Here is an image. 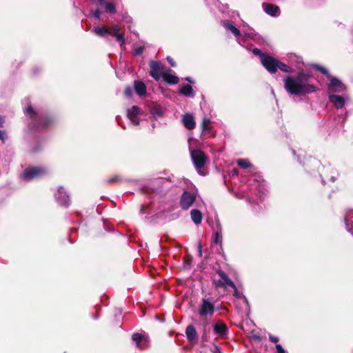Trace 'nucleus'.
<instances>
[{
	"label": "nucleus",
	"instance_id": "nucleus-43",
	"mask_svg": "<svg viewBox=\"0 0 353 353\" xmlns=\"http://www.w3.org/2000/svg\"><path fill=\"white\" fill-rule=\"evenodd\" d=\"M198 252H199V256L200 257L202 256V245L201 243H199V245H198Z\"/></svg>",
	"mask_w": 353,
	"mask_h": 353
},
{
	"label": "nucleus",
	"instance_id": "nucleus-41",
	"mask_svg": "<svg viewBox=\"0 0 353 353\" xmlns=\"http://www.w3.org/2000/svg\"><path fill=\"white\" fill-rule=\"evenodd\" d=\"M276 349L277 351V353H286L283 347L280 344L276 345Z\"/></svg>",
	"mask_w": 353,
	"mask_h": 353
},
{
	"label": "nucleus",
	"instance_id": "nucleus-20",
	"mask_svg": "<svg viewBox=\"0 0 353 353\" xmlns=\"http://www.w3.org/2000/svg\"><path fill=\"white\" fill-rule=\"evenodd\" d=\"M134 90L138 95L143 96L146 94V85L143 81H135Z\"/></svg>",
	"mask_w": 353,
	"mask_h": 353
},
{
	"label": "nucleus",
	"instance_id": "nucleus-24",
	"mask_svg": "<svg viewBox=\"0 0 353 353\" xmlns=\"http://www.w3.org/2000/svg\"><path fill=\"white\" fill-rule=\"evenodd\" d=\"M278 69L281 70L282 72L288 73H292L294 72L293 69L290 66L286 65L285 63L279 60H278L277 62L276 70Z\"/></svg>",
	"mask_w": 353,
	"mask_h": 353
},
{
	"label": "nucleus",
	"instance_id": "nucleus-47",
	"mask_svg": "<svg viewBox=\"0 0 353 353\" xmlns=\"http://www.w3.org/2000/svg\"><path fill=\"white\" fill-rule=\"evenodd\" d=\"M185 81H188V82H190V83H194V81L192 80L191 77H186V78L185 79Z\"/></svg>",
	"mask_w": 353,
	"mask_h": 353
},
{
	"label": "nucleus",
	"instance_id": "nucleus-18",
	"mask_svg": "<svg viewBox=\"0 0 353 353\" xmlns=\"http://www.w3.org/2000/svg\"><path fill=\"white\" fill-rule=\"evenodd\" d=\"M139 112L140 108L137 105H133L130 110H128V117L132 122L135 123L136 124H139L137 116Z\"/></svg>",
	"mask_w": 353,
	"mask_h": 353
},
{
	"label": "nucleus",
	"instance_id": "nucleus-40",
	"mask_svg": "<svg viewBox=\"0 0 353 353\" xmlns=\"http://www.w3.org/2000/svg\"><path fill=\"white\" fill-rule=\"evenodd\" d=\"M167 61L170 64V65L172 67H176V62L173 60V59L172 57H167Z\"/></svg>",
	"mask_w": 353,
	"mask_h": 353
},
{
	"label": "nucleus",
	"instance_id": "nucleus-19",
	"mask_svg": "<svg viewBox=\"0 0 353 353\" xmlns=\"http://www.w3.org/2000/svg\"><path fill=\"white\" fill-rule=\"evenodd\" d=\"M92 31L99 37L107 38L110 35V28L108 27H94Z\"/></svg>",
	"mask_w": 353,
	"mask_h": 353
},
{
	"label": "nucleus",
	"instance_id": "nucleus-7",
	"mask_svg": "<svg viewBox=\"0 0 353 353\" xmlns=\"http://www.w3.org/2000/svg\"><path fill=\"white\" fill-rule=\"evenodd\" d=\"M195 201V194L185 191L181 196L179 204L183 210H187L193 205Z\"/></svg>",
	"mask_w": 353,
	"mask_h": 353
},
{
	"label": "nucleus",
	"instance_id": "nucleus-22",
	"mask_svg": "<svg viewBox=\"0 0 353 353\" xmlns=\"http://www.w3.org/2000/svg\"><path fill=\"white\" fill-rule=\"evenodd\" d=\"M179 92L185 97H194V95L193 92V88L190 84H185L182 85L179 88Z\"/></svg>",
	"mask_w": 353,
	"mask_h": 353
},
{
	"label": "nucleus",
	"instance_id": "nucleus-32",
	"mask_svg": "<svg viewBox=\"0 0 353 353\" xmlns=\"http://www.w3.org/2000/svg\"><path fill=\"white\" fill-rule=\"evenodd\" d=\"M143 338V336L140 333H134L132 336V340L136 342L137 345L140 343V342L142 341Z\"/></svg>",
	"mask_w": 353,
	"mask_h": 353
},
{
	"label": "nucleus",
	"instance_id": "nucleus-38",
	"mask_svg": "<svg viewBox=\"0 0 353 353\" xmlns=\"http://www.w3.org/2000/svg\"><path fill=\"white\" fill-rule=\"evenodd\" d=\"M101 12L99 9L95 10L94 12H92V14L94 18L99 19L101 17Z\"/></svg>",
	"mask_w": 353,
	"mask_h": 353
},
{
	"label": "nucleus",
	"instance_id": "nucleus-1",
	"mask_svg": "<svg viewBox=\"0 0 353 353\" xmlns=\"http://www.w3.org/2000/svg\"><path fill=\"white\" fill-rule=\"evenodd\" d=\"M312 76L303 71L299 72L296 76H288L284 79V88L292 95L304 96L317 90L316 86L308 82Z\"/></svg>",
	"mask_w": 353,
	"mask_h": 353
},
{
	"label": "nucleus",
	"instance_id": "nucleus-8",
	"mask_svg": "<svg viewBox=\"0 0 353 353\" xmlns=\"http://www.w3.org/2000/svg\"><path fill=\"white\" fill-rule=\"evenodd\" d=\"M149 65L150 68V75L156 81H159L161 76L162 77L163 65L160 61L152 60L150 61Z\"/></svg>",
	"mask_w": 353,
	"mask_h": 353
},
{
	"label": "nucleus",
	"instance_id": "nucleus-37",
	"mask_svg": "<svg viewBox=\"0 0 353 353\" xmlns=\"http://www.w3.org/2000/svg\"><path fill=\"white\" fill-rule=\"evenodd\" d=\"M234 290L233 292V296L236 297V299L241 298V293L239 292L237 288L235 286V288H232Z\"/></svg>",
	"mask_w": 353,
	"mask_h": 353
},
{
	"label": "nucleus",
	"instance_id": "nucleus-3",
	"mask_svg": "<svg viewBox=\"0 0 353 353\" xmlns=\"http://www.w3.org/2000/svg\"><path fill=\"white\" fill-rule=\"evenodd\" d=\"M48 174V170L42 165L28 166L20 174V178L25 181L39 179Z\"/></svg>",
	"mask_w": 353,
	"mask_h": 353
},
{
	"label": "nucleus",
	"instance_id": "nucleus-17",
	"mask_svg": "<svg viewBox=\"0 0 353 353\" xmlns=\"http://www.w3.org/2000/svg\"><path fill=\"white\" fill-rule=\"evenodd\" d=\"M264 11L272 17H276L279 12V6L272 3H263V4Z\"/></svg>",
	"mask_w": 353,
	"mask_h": 353
},
{
	"label": "nucleus",
	"instance_id": "nucleus-5",
	"mask_svg": "<svg viewBox=\"0 0 353 353\" xmlns=\"http://www.w3.org/2000/svg\"><path fill=\"white\" fill-rule=\"evenodd\" d=\"M215 312V307L209 299H203L199 307L201 317L212 316Z\"/></svg>",
	"mask_w": 353,
	"mask_h": 353
},
{
	"label": "nucleus",
	"instance_id": "nucleus-4",
	"mask_svg": "<svg viewBox=\"0 0 353 353\" xmlns=\"http://www.w3.org/2000/svg\"><path fill=\"white\" fill-rule=\"evenodd\" d=\"M216 274L220 276L221 279L218 281H213V284L214 285L216 288H221L227 289L228 287L235 288L234 283L228 277L227 274L221 269L217 270Z\"/></svg>",
	"mask_w": 353,
	"mask_h": 353
},
{
	"label": "nucleus",
	"instance_id": "nucleus-16",
	"mask_svg": "<svg viewBox=\"0 0 353 353\" xmlns=\"http://www.w3.org/2000/svg\"><path fill=\"white\" fill-rule=\"evenodd\" d=\"M330 101L337 108H342L345 104V99L340 95L332 94L329 96Z\"/></svg>",
	"mask_w": 353,
	"mask_h": 353
},
{
	"label": "nucleus",
	"instance_id": "nucleus-15",
	"mask_svg": "<svg viewBox=\"0 0 353 353\" xmlns=\"http://www.w3.org/2000/svg\"><path fill=\"white\" fill-rule=\"evenodd\" d=\"M185 334L189 342H193L197 340V332L193 325H189L186 327Z\"/></svg>",
	"mask_w": 353,
	"mask_h": 353
},
{
	"label": "nucleus",
	"instance_id": "nucleus-11",
	"mask_svg": "<svg viewBox=\"0 0 353 353\" xmlns=\"http://www.w3.org/2000/svg\"><path fill=\"white\" fill-rule=\"evenodd\" d=\"M110 28V35L116 38V40L121 43V45H123L125 43V39L124 34L122 33H119V31L121 30V28L118 25H113L112 27H108Z\"/></svg>",
	"mask_w": 353,
	"mask_h": 353
},
{
	"label": "nucleus",
	"instance_id": "nucleus-36",
	"mask_svg": "<svg viewBox=\"0 0 353 353\" xmlns=\"http://www.w3.org/2000/svg\"><path fill=\"white\" fill-rule=\"evenodd\" d=\"M344 221H345V227H346L347 230L348 232H352V228H351V227H350V225H351V224L350 223V222H349V221H348V219H347V216H345L344 217Z\"/></svg>",
	"mask_w": 353,
	"mask_h": 353
},
{
	"label": "nucleus",
	"instance_id": "nucleus-39",
	"mask_svg": "<svg viewBox=\"0 0 353 353\" xmlns=\"http://www.w3.org/2000/svg\"><path fill=\"white\" fill-rule=\"evenodd\" d=\"M202 340H203V341H208V333H207V330H206L205 326H204V327H203V334H202Z\"/></svg>",
	"mask_w": 353,
	"mask_h": 353
},
{
	"label": "nucleus",
	"instance_id": "nucleus-34",
	"mask_svg": "<svg viewBox=\"0 0 353 353\" xmlns=\"http://www.w3.org/2000/svg\"><path fill=\"white\" fill-rule=\"evenodd\" d=\"M316 69L319 71L320 72H321L322 74H323L324 75H326L327 76L329 74L328 73V70L323 67V66H321V65H316Z\"/></svg>",
	"mask_w": 353,
	"mask_h": 353
},
{
	"label": "nucleus",
	"instance_id": "nucleus-13",
	"mask_svg": "<svg viewBox=\"0 0 353 353\" xmlns=\"http://www.w3.org/2000/svg\"><path fill=\"white\" fill-rule=\"evenodd\" d=\"M182 122L184 127L188 130H192L195 128L194 117L190 113H186L183 115Z\"/></svg>",
	"mask_w": 353,
	"mask_h": 353
},
{
	"label": "nucleus",
	"instance_id": "nucleus-44",
	"mask_svg": "<svg viewBox=\"0 0 353 353\" xmlns=\"http://www.w3.org/2000/svg\"><path fill=\"white\" fill-rule=\"evenodd\" d=\"M252 337L253 339L256 340V341H260L261 340L260 336L258 334H252Z\"/></svg>",
	"mask_w": 353,
	"mask_h": 353
},
{
	"label": "nucleus",
	"instance_id": "nucleus-29",
	"mask_svg": "<svg viewBox=\"0 0 353 353\" xmlns=\"http://www.w3.org/2000/svg\"><path fill=\"white\" fill-rule=\"evenodd\" d=\"M105 182L108 185L121 183V176L119 174H116L114 176L108 179Z\"/></svg>",
	"mask_w": 353,
	"mask_h": 353
},
{
	"label": "nucleus",
	"instance_id": "nucleus-49",
	"mask_svg": "<svg viewBox=\"0 0 353 353\" xmlns=\"http://www.w3.org/2000/svg\"><path fill=\"white\" fill-rule=\"evenodd\" d=\"M233 172H234V174H237V170H236V169H234V170H233Z\"/></svg>",
	"mask_w": 353,
	"mask_h": 353
},
{
	"label": "nucleus",
	"instance_id": "nucleus-6",
	"mask_svg": "<svg viewBox=\"0 0 353 353\" xmlns=\"http://www.w3.org/2000/svg\"><path fill=\"white\" fill-rule=\"evenodd\" d=\"M191 158L196 169L204 168L207 157L205 153L200 150H194L191 152Z\"/></svg>",
	"mask_w": 353,
	"mask_h": 353
},
{
	"label": "nucleus",
	"instance_id": "nucleus-35",
	"mask_svg": "<svg viewBox=\"0 0 353 353\" xmlns=\"http://www.w3.org/2000/svg\"><path fill=\"white\" fill-rule=\"evenodd\" d=\"M143 50H144V47L139 46V47L135 48L134 54L136 56L141 55L143 53Z\"/></svg>",
	"mask_w": 353,
	"mask_h": 353
},
{
	"label": "nucleus",
	"instance_id": "nucleus-27",
	"mask_svg": "<svg viewBox=\"0 0 353 353\" xmlns=\"http://www.w3.org/2000/svg\"><path fill=\"white\" fill-rule=\"evenodd\" d=\"M192 257L187 255L183 258V268L184 270H190L192 267Z\"/></svg>",
	"mask_w": 353,
	"mask_h": 353
},
{
	"label": "nucleus",
	"instance_id": "nucleus-2",
	"mask_svg": "<svg viewBox=\"0 0 353 353\" xmlns=\"http://www.w3.org/2000/svg\"><path fill=\"white\" fill-rule=\"evenodd\" d=\"M24 113L30 118L28 128L32 132L46 131L57 121L52 114L46 112H37L30 104L27 106Z\"/></svg>",
	"mask_w": 353,
	"mask_h": 353
},
{
	"label": "nucleus",
	"instance_id": "nucleus-25",
	"mask_svg": "<svg viewBox=\"0 0 353 353\" xmlns=\"http://www.w3.org/2000/svg\"><path fill=\"white\" fill-rule=\"evenodd\" d=\"M216 225L219 228V230L214 233L213 241L215 244H219L221 241V239L222 230L219 221L216 222Z\"/></svg>",
	"mask_w": 353,
	"mask_h": 353
},
{
	"label": "nucleus",
	"instance_id": "nucleus-30",
	"mask_svg": "<svg viewBox=\"0 0 353 353\" xmlns=\"http://www.w3.org/2000/svg\"><path fill=\"white\" fill-rule=\"evenodd\" d=\"M252 53L254 55L259 56L260 57L261 62L262 61L263 59L265 58L268 55V54L263 52L261 49L257 48L253 49Z\"/></svg>",
	"mask_w": 353,
	"mask_h": 353
},
{
	"label": "nucleus",
	"instance_id": "nucleus-42",
	"mask_svg": "<svg viewBox=\"0 0 353 353\" xmlns=\"http://www.w3.org/2000/svg\"><path fill=\"white\" fill-rule=\"evenodd\" d=\"M269 339L271 342L274 343H276L279 341V338L273 335H270Z\"/></svg>",
	"mask_w": 353,
	"mask_h": 353
},
{
	"label": "nucleus",
	"instance_id": "nucleus-28",
	"mask_svg": "<svg viewBox=\"0 0 353 353\" xmlns=\"http://www.w3.org/2000/svg\"><path fill=\"white\" fill-rule=\"evenodd\" d=\"M237 165L243 169L251 168L252 165L248 159H239L236 161Z\"/></svg>",
	"mask_w": 353,
	"mask_h": 353
},
{
	"label": "nucleus",
	"instance_id": "nucleus-48",
	"mask_svg": "<svg viewBox=\"0 0 353 353\" xmlns=\"http://www.w3.org/2000/svg\"><path fill=\"white\" fill-rule=\"evenodd\" d=\"M3 134H4V132L0 130V140L3 139Z\"/></svg>",
	"mask_w": 353,
	"mask_h": 353
},
{
	"label": "nucleus",
	"instance_id": "nucleus-10",
	"mask_svg": "<svg viewBox=\"0 0 353 353\" xmlns=\"http://www.w3.org/2000/svg\"><path fill=\"white\" fill-rule=\"evenodd\" d=\"M213 332L220 338H224L228 332V327L225 322L219 320L213 325Z\"/></svg>",
	"mask_w": 353,
	"mask_h": 353
},
{
	"label": "nucleus",
	"instance_id": "nucleus-31",
	"mask_svg": "<svg viewBox=\"0 0 353 353\" xmlns=\"http://www.w3.org/2000/svg\"><path fill=\"white\" fill-rule=\"evenodd\" d=\"M210 119L203 118L201 123V128L203 131H207L210 130Z\"/></svg>",
	"mask_w": 353,
	"mask_h": 353
},
{
	"label": "nucleus",
	"instance_id": "nucleus-26",
	"mask_svg": "<svg viewBox=\"0 0 353 353\" xmlns=\"http://www.w3.org/2000/svg\"><path fill=\"white\" fill-rule=\"evenodd\" d=\"M103 4L105 5V9L106 12H108L112 14L116 13V12H117L116 7L113 3L104 1L103 3H101V5H103Z\"/></svg>",
	"mask_w": 353,
	"mask_h": 353
},
{
	"label": "nucleus",
	"instance_id": "nucleus-14",
	"mask_svg": "<svg viewBox=\"0 0 353 353\" xmlns=\"http://www.w3.org/2000/svg\"><path fill=\"white\" fill-rule=\"evenodd\" d=\"M329 88L332 89L334 92H341L343 90L345 87L339 79L336 77H332L330 79Z\"/></svg>",
	"mask_w": 353,
	"mask_h": 353
},
{
	"label": "nucleus",
	"instance_id": "nucleus-45",
	"mask_svg": "<svg viewBox=\"0 0 353 353\" xmlns=\"http://www.w3.org/2000/svg\"><path fill=\"white\" fill-rule=\"evenodd\" d=\"M140 212L141 214H145V208L144 205H141V210H140Z\"/></svg>",
	"mask_w": 353,
	"mask_h": 353
},
{
	"label": "nucleus",
	"instance_id": "nucleus-9",
	"mask_svg": "<svg viewBox=\"0 0 353 353\" xmlns=\"http://www.w3.org/2000/svg\"><path fill=\"white\" fill-rule=\"evenodd\" d=\"M277 62L278 59L268 54L261 63L270 73L274 74L276 72Z\"/></svg>",
	"mask_w": 353,
	"mask_h": 353
},
{
	"label": "nucleus",
	"instance_id": "nucleus-23",
	"mask_svg": "<svg viewBox=\"0 0 353 353\" xmlns=\"http://www.w3.org/2000/svg\"><path fill=\"white\" fill-rule=\"evenodd\" d=\"M191 219L192 221L198 225L201 223L202 221V214L200 210L197 209H193L190 212Z\"/></svg>",
	"mask_w": 353,
	"mask_h": 353
},
{
	"label": "nucleus",
	"instance_id": "nucleus-21",
	"mask_svg": "<svg viewBox=\"0 0 353 353\" xmlns=\"http://www.w3.org/2000/svg\"><path fill=\"white\" fill-rule=\"evenodd\" d=\"M162 78L164 81L171 85L176 84L179 81L178 77L166 72H163L162 74Z\"/></svg>",
	"mask_w": 353,
	"mask_h": 353
},
{
	"label": "nucleus",
	"instance_id": "nucleus-33",
	"mask_svg": "<svg viewBox=\"0 0 353 353\" xmlns=\"http://www.w3.org/2000/svg\"><path fill=\"white\" fill-rule=\"evenodd\" d=\"M123 93L127 97H131L132 96V88L130 86L125 87Z\"/></svg>",
	"mask_w": 353,
	"mask_h": 353
},
{
	"label": "nucleus",
	"instance_id": "nucleus-12",
	"mask_svg": "<svg viewBox=\"0 0 353 353\" xmlns=\"http://www.w3.org/2000/svg\"><path fill=\"white\" fill-rule=\"evenodd\" d=\"M221 24L226 30H230L235 37L239 38L241 37L240 30L234 26V23L232 21L228 19L223 20L221 21Z\"/></svg>",
	"mask_w": 353,
	"mask_h": 353
},
{
	"label": "nucleus",
	"instance_id": "nucleus-46",
	"mask_svg": "<svg viewBox=\"0 0 353 353\" xmlns=\"http://www.w3.org/2000/svg\"><path fill=\"white\" fill-rule=\"evenodd\" d=\"M4 123V119L0 116V127H3V125Z\"/></svg>",
	"mask_w": 353,
	"mask_h": 353
}]
</instances>
